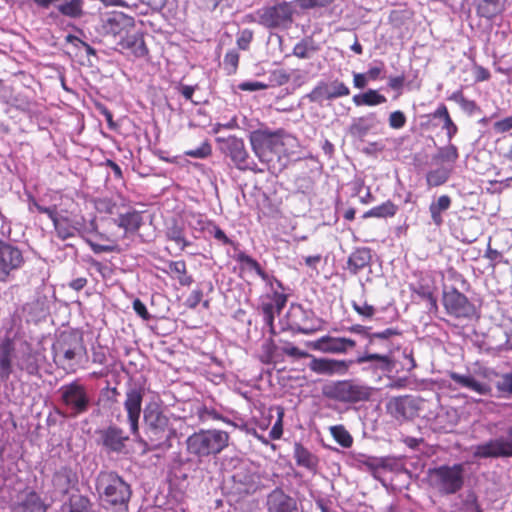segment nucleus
Listing matches in <instances>:
<instances>
[{"mask_svg": "<svg viewBox=\"0 0 512 512\" xmlns=\"http://www.w3.org/2000/svg\"><path fill=\"white\" fill-rule=\"evenodd\" d=\"M143 418L148 449L169 450L172 447V439L176 437V430L161 406L157 402L146 404Z\"/></svg>", "mask_w": 512, "mask_h": 512, "instance_id": "1", "label": "nucleus"}, {"mask_svg": "<svg viewBox=\"0 0 512 512\" xmlns=\"http://www.w3.org/2000/svg\"><path fill=\"white\" fill-rule=\"evenodd\" d=\"M375 389L358 380H336L322 387L325 398L343 404H357L370 401Z\"/></svg>", "mask_w": 512, "mask_h": 512, "instance_id": "2", "label": "nucleus"}, {"mask_svg": "<svg viewBox=\"0 0 512 512\" xmlns=\"http://www.w3.org/2000/svg\"><path fill=\"white\" fill-rule=\"evenodd\" d=\"M289 137L284 129L271 130L268 127H260L249 134L252 150L259 161L268 165L273 160V155L280 152Z\"/></svg>", "mask_w": 512, "mask_h": 512, "instance_id": "3", "label": "nucleus"}, {"mask_svg": "<svg viewBox=\"0 0 512 512\" xmlns=\"http://www.w3.org/2000/svg\"><path fill=\"white\" fill-rule=\"evenodd\" d=\"M229 435L222 430H200L190 435L187 440L189 454L201 459L219 454L227 447Z\"/></svg>", "mask_w": 512, "mask_h": 512, "instance_id": "4", "label": "nucleus"}, {"mask_svg": "<svg viewBox=\"0 0 512 512\" xmlns=\"http://www.w3.org/2000/svg\"><path fill=\"white\" fill-rule=\"evenodd\" d=\"M463 464L441 465L428 471L430 486L442 496L459 492L464 485Z\"/></svg>", "mask_w": 512, "mask_h": 512, "instance_id": "5", "label": "nucleus"}, {"mask_svg": "<svg viewBox=\"0 0 512 512\" xmlns=\"http://www.w3.org/2000/svg\"><path fill=\"white\" fill-rule=\"evenodd\" d=\"M50 220L53 223L56 236L63 241L76 236L85 238L87 233L95 230L93 222L90 223V228L87 227L83 216L67 210H58V208Z\"/></svg>", "mask_w": 512, "mask_h": 512, "instance_id": "6", "label": "nucleus"}, {"mask_svg": "<svg viewBox=\"0 0 512 512\" xmlns=\"http://www.w3.org/2000/svg\"><path fill=\"white\" fill-rule=\"evenodd\" d=\"M98 489L101 490V497L104 502L111 506L127 508L132 491L130 485L114 472L103 475L98 482Z\"/></svg>", "mask_w": 512, "mask_h": 512, "instance_id": "7", "label": "nucleus"}, {"mask_svg": "<svg viewBox=\"0 0 512 512\" xmlns=\"http://www.w3.org/2000/svg\"><path fill=\"white\" fill-rule=\"evenodd\" d=\"M442 304L446 313L456 319L470 320L477 313L474 303L456 286L443 285Z\"/></svg>", "mask_w": 512, "mask_h": 512, "instance_id": "8", "label": "nucleus"}, {"mask_svg": "<svg viewBox=\"0 0 512 512\" xmlns=\"http://www.w3.org/2000/svg\"><path fill=\"white\" fill-rule=\"evenodd\" d=\"M25 264L23 250L16 244L0 240V282L8 283Z\"/></svg>", "mask_w": 512, "mask_h": 512, "instance_id": "9", "label": "nucleus"}, {"mask_svg": "<svg viewBox=\"0 0 512 512\" xmlns=\"http://www.w3.org/2000/svg\"><path fill=\"white\" fill-rule=\"evenodd\" d=\"M295 14L294 2H278L275 5L265 7L258 11L259 23L269 29H286L292 21Z\"/></svg>", "mask_w": 512, "mask_h": 512, "instance_id": "10", "label": "nucleus"}, {"mask_svg": "<svg viewBox=\"0 0 512 512\" xmlns=\"http://www.w3.org/2000/svg\"><path fill=\"white\" fill-rule=\"evenodd\" d=\"M58 392L63 405L72 416H78L88 411L91 399L83 384L73 381L62 385Z\"/></svg>", "mask_w": 512, "mask_h": 512, "instance_id": "11", "label": "nucleus"}, {"mask_svg": "<svg viewBox=\"0 0 512 512\" xmlns=\"http://www.w3.org/2000/svg\"><path fill=\"white\" fill-rule=\"evenodd\" d=\"M471 451L475 459L512 457V425L506 429L505 435L475 445Z\"/></svg>", "mask_w": 512, "mask_h": 512, "instance_id": "12", "label": "nucleus"}, {"mask_svg": "<svg viewBox=\"0 0 512 512\" xmlns=\"http://www.w3.org/2000/svg\"><path fill=\"white\" fill-rule=\"evenodd\" d=\"M15 358V370L24 372L30 376L39 374L40 368L45 361V355L40 349H36L25 340L17 337V348Z\"/></svg>", "mask_w": 512, "mask_h": 512, "instance_id": "13", "label": "nucleus"}, {"mask_svg": "<svg viewBox=\"0 0 512 512\" xmlns=\"http://www.w3.org/2000/svg\"><path fill=\"white\" fill-rule=\"evenodd\" d=\"M96 444L107 454H122L125 452L129 435L116 424L97 429Z\"/></svg>", "mask_w": 512, "mask_h": 512, "instance_id": "14", "label": "nucleus"}, {"mask_svg": "<svg viewBox=\"0 0 512 512\" xmlns=\"http://www.w3.org/2000/svg\"><path fill=\"white\" fill-rule=\"evenodd\" d=\"M54 362L66 370H74L78 364L77 357L84 351L81 339L76 337L62 338L52 347Z\"/></svg>", "mask_w": 512, "mask_h": 512, "instance_id": "15", "label": "nucleus"}, {"mask_svg": "<svg viewBox=\"0 0 512 512\" xmlns=\"http://www.w3.org/2000/svg\"><path fill=\"white\" fill-rule=\"evenodd\" d=\"M134 28V18L120 11H112L100 16L96 30L103 36L126 35Z\"/></svg>", "mask_w": 512, "mask_h": 512, "instance_id": "16", "label": "nucleus"}, {"mask_svg": "<svg viewBox=\"0 0 512 512\" xmlns=\"http://www.w3.org/2000/svg\"><path fill=\"white\" fill-rule=\"evenodd\" d=\"M221 149L228 156L239 170H250L253 172H263L264 169L258 168L257 164L249 156L243 139L235 136H229L222 141Z\"/></svg>", "mask_w": 512, "mask_h": 512, "instance_id": "17", "label": "nucleus"}, {"mask_svg": "<svg viewBox=\"0 0 512 512\" xmlns=\"http://www.w3.org/2000/svg\"><path fill=\"white\" fill-rule=\"evenodd\" d=\"M145 389L141 384H131L126 391L124 409L127 413V422L130 426V432L135 439L140 437L139 419L142 411V401Z\"/></svg>", "mask_w": 512, "mask_h": 512, "instance_id": "18", "label": "nucleus"}, {"mask_svg": "<svg viewBox=\"0 0 512 512\" xmlns=\"http://www.w3.org/2000/svg\"><path fill=\"white\" fill-rule=\"evenodd\" d=\"M291 328L301 334L310 335L322 327V321L310 309L300 304H292L288 312Z\"/></svg>", "mask_w": 512, "mask_h": 512, "instance_id": "19", "label": "nucleus"}, {"mask_svg": "<svg viewBox=\"0 0 512 512\" xmlns=\"http://www.w3.org/2000/svg\"><path fill=\"white\" fill-rule=\"evenodd\" d=\"M17 333L7 331L0 338V381L6 382L15 371Z\"/></svg>", "mask_w": 512, "mask_h": 512, "instance_id": "20", "label": "nucleus"}, {"mask_svg": "<svg viewBox=\"0 0 512 512\" xmlns=\"http://www.w3.org/2000/svg\"><path fill=\"white\" fill-rule=\"evenodd\" d=\"M350 94L349 87L339 79L332 81L321 80L307 95V98L314 103L323 104L325 101H332Z\"/></svg>", "mask_w": 512, "mask_h": 512, "instance_id": "21", "label": "nucleus"}, {"mask_svg": "<svg viewBox=\"0 0 512 512\" xmlns=\"http://www.w3.org/2000/svg\"><path fill=\"white\" fill-rule=\"evenodd\" d=\"M106 212L111 215H117V217L113 218L112 221L119 228L123 229L126 234H133L137 232L143 223L141 212L132 208L120 211L116 204L108 202L106 205Z\"/></svg>", "mask_w": 512, "mask_h": 512, "instance_id": "22", "label": "nucleus"}, {"mask_svg": "<svg viewBox=\"0 0 512 512\" xmlns=\"http://www.w3.org/2000/svg\"><path fill=\"white\" fill-rule=\"evenodd\" d=\"M356 346L355 340L346 337L322 336L313 343V348L323 353L345 354Z\"/></svg>", "mask_w": 512, "mask_h": 512, "instance_id": "23", "label": "nucleus"}, {"mask_svg": "<svg viewBox=\"0 0 512 512\" xmlns=\"http://www.w3.org/2000/svg\"><path fill=\"white\" fill-rule=\"evenodd\" d=\"M268 512H298L297 501L281 488L272 490L266 500Z\"/></svg>", "mask_w": 512, "mask_h": 512, "instance_id": "24", "label": "nucleus"}, {"mask_svg": "<svg viewBox=\"0 0 512 512\" xmlns=\"http://www.w3.org/2000/svg\"><path fill=\"white\" fill-rule=\"evenodd\" d=\"M40 8L48 9L54 5L63 16L78 18L83 14V0H33Z\"/></svg>", "mask_w": 512, "mask_h": 512, "instance_id": "25", "label": "nucleus"}, {"mask_svg": "<svg viewBox=\"0 0 512 512\" xmlns=\"http://www.w3.org/2000/svg\"><path fill=\"white\" fill-rule=\"evenodd\" d=\"M234 488L239 494H251L256 492L261 484L256 472L246 468H239L233 475Z\"/></svg>", "mask_w": 512, "mask_h": 512, "instance_id": "26", "label": "nucleus"}, {"mask_svg": "<svg viewBox=\"0 0 512 512\" xmlns=\"http://www.w3.org/2000/svg\"><path fill=\"white\" fill-rule=\"evenodd\" d=\"M351 361L346 360H336V359H327V358H313L309 364V368L318 374H345L349 367Z\"/></svg>", "mask_w": 512, "mask_h": 512, "instance_id": "27", "label": "nucleus"}, {"mask_svg": "<svg viewBox=\"0 0 512 512\" xmlns=\"http://www.w3.org/2000/svg\"><path fill=\"white\" fill-rule=\"evenodd\" d=\"M355 362L359 365L369 363V368L383 373L392 372L394 369V362L389 354L370 353L367 350Z\"/></svg>", "mask_w": 512, "mask_h": 512, "instance_id": "28", "label": "nucleus"}, {"mask_svg": "<svg viewBox=\"0 0 512 512\" xmlns=\"http://www.w3.org/2000/svg\"><path fill=\"white\" fill-rule=\"evenodd\" d=\"M235 260L241 265V269L254 271L265 282H271L273 280L279 288L283 289V284L281 281L267 274L262 269L261 265L245 252L241 251L237 253L235 255Z\"/></svg>", "mask_w": 512, "mask_h": 512, "instance_id": "29", "label": "nucleus"}, {"mask_svg": "<svg viewBox=\"0 0 512 512\" xmlns=\"http://www.w3.org/2000/svg\"><path fill=\"white\" fill-rule=\"evenodd\" d=\"M450 378L460 387L469 389L470 391H473L481 396L488 395L491 392V387L489 384L477 381L470 374L452 372L450 373Z\"/></svg>", "mask_w": 512, "mask_h": 512, "instance_id": "30", "label": "nucleus"}, {"mask_svg": "<svg viewBox=\"0 0 512 512\" xmlns=\"http://www.w3.org/2000/svg\"><path fill=\"white\" fill-rule=\"evenodd\" d=\"M378 124L375 113H369L365 116L354 118L349 126V134L358 139L364 138Z\"/></svg>", "mask_w": 512, "mask_h": 512, "instance_id": "31", "label": "nucleus"}, {"mask_svg": "<svg viewBox=\"0 0 512 512\" xmlns=\"http://www.w3.org/2000/svg\"><path fill=\"white\" fill-rule=\"evenodd\" d=\"M293 456L298 466L303 467L312 473H316L319 466V458L316 454L300 443H295Z\"/></svg>", "mask_w": 512, "mask_h": 512, "instance_id": "32", "label": "nucleus"}, {"mask_svg": "<svg viewBox=\"0 0 512 512\" xmlns=\"http://www.w3.org/2000/svg\"><path fill=\"white\" fill-rule=\"evenodd\" d=\"M506 0H475L479 17L491 20L505 10Z\"/></svg>", "mask_w": 512, "mask_h": 512, "instance_id": "33", "label": "nucleus"}, {"mask_svg": "<svg viewBox=\"0 0 512 512\" xmlns=\"http://www.w3.org/2000/svg\"><path fill=\"white\" fill-rule=\"evenodd\" d=\"M119 46L124 50H129L135 57L142 58L148 54L144 38L140 34H126L119 41Z\"/></svg>", "mask_w": 512, "mask_h": 512, "instance_id": "34", "label": "nucleus"}, {"mask_svg": "<svg viewBox=\"0 0 512 512\" xmlns=\"http://www.w3.org/2000/svg\"><path fill=\"white\" fill-rule=\"evenodd\" d=\"M76 481V474L69 466L60 467L52 478L53 486L61 493H67Z\"/></svg>", "mask_w": 512, "mask_h": 512, "instance_id": "35", "label": "nucleus"}, {"mask_svg": "<svg viewBox=\"0 0 512 512\" xmlns=\"http://www.w3.org/2000/svg\"><path fill=\"white\" fill-rule=\"evenodd\" d=\"M399 335L400 331L396 328H386L383 331L374 333L370 331L369 341L365 345V350H371L378 343V341H382L383 350L389 352L392 348L391 339Z\"/></svg>", "mask_w": 512, "mask_h": 512, "instance_id": "36", "label": "nucleus"}, {"mask_svg": "<svg viewBox=\"0 0 512 512\" xmlns=\"http://www.w3.org/2000/svg\"><path fill=\"white\" fill-rule=\"evenodd\" d=\"M371 258V250L369 248L364 247L355 250L348 258L347 264L349 271L353 274H357L370 264Z\"/></svg>", "mask_w": 512, "mask_h": 512, "instance_id": "37", "label": "nucleus"}, {"mask_svg": "<svg viewBox=\"0 0 512 512\" xmlns=\"http://www.w3.org/2000/svg\"><path fill=\"white\" fill-rule=\"evenodd\" d=\"M166 237L175 242V244L181 249L185 250L191 245V242L185 237L184 225L178 220L173 219L167 226Z\"/></svg>", "mask_w": 512, "mask_h": 512, "instance_id": "38", "label": "nucleus"}, {"mask_svg": "<svg viewBox=\"0 0 512 512\" xmlns=\"http://www.w3.org/2000/svg\"><path fill=\"white\" fill-rule=\"evenodd\" d=\"M451 198L448 195H441L437 200L431 202L429 212L432 223L439 227L443 224L442 213L447 211L451 206Z\"/></svg>", "mask_w": 512, "mask_h": 512, "instance_id": "39", "label": "nucleus"}, {"mask_svg": "<svg viewBox=\"0 0 512 512\" xmlns=\"http://www.w3.org/2000/svg\"><path fill=\"white\" fill-rule=\"evenodd\" d=\"M60 512H91L90 500L85 496L73 494L62 504Z\"/></svg>", "mask_w": 512, "mask_h": 512, "instance_id": "40", "label": "nucleus"}, {"mask_svg": "<svg viewBox=\"0 0 512 512\" xmlns=\"http://www.w3.org/2000/svg\"><path fill=\"white\" fill-rule=\"evenodd\" d=\"M167 273L177 279L181 286H190L193 283L192 276L187 274V266L184 260L169 262Z\"/></svg>", "mask_w": 512, "mask_h": 512, "instance_id": "41", "label": "nucleus"}, {"mask_svg": "<svg viewBox=\"0 0 512 512\" xmlns=\"http://www.w3.org/2000/svg\"><path fill=\"white\" fill-rule=\"evenodd\" d=\"M352 101L356 106H377L385 103L387 99L377 90L368 89L366 92L354 95Z\"/></svg>", "mask_w": 512, "mask_h": 512, "instance_id": "42", "label": "nucleus"}, {"mask_svg": "<svg viewBox=\"0 0 512 512\" xmlns=\"http://www.w3.org/2000/svg\"><path fill=\"white\" fill-rule=\"evenodd\" d=\"M452 167L440 166L432 169L426 174L427 185L430 187H438L445 184L450 178Z\"/></svg>", "mask_w": 512, "mask_h": 512, "instance_id": "43", "label": "nucleus"}, {"mask_svg": "<svg viewBox=\"0 0 512 512\" xmlns=\"http://www.w3.org/2000/svg\"><path fill=\"white\" fill-rule=\"evenodd\" d=\"M398 211V207L390 200L371 208L363 214V218H388L393 217Z\"/></svg>", "mask_w": 512, "mask_h": 512, "instance_id": "44", "label": "nucleus"}, {"mask_svg": "<svg viewBox=\"0 0 512 512\" xmlns=\"http://www.w3.org/2000/svg\"><path fill=\"white\" fill-rule=\"evenodd\" d=\"M459 509L461 512H482L478 498L473 491H466L459 496Z\"/></svg>", "mask_w": 512, "mask_h": 512, "instance_id": "45", "label": "nucleus"}, {"mask_svg": "<svg viewBox=\"0 0 512 512\" xmlns=\"http://www.w3.org/2000/svg\"><path fill=\"white\" fill-rule=\"evenodd\" d=\"M316 51L312 40L303 39L294 46L292 54L300 59H311Z\"/></svg>", "mask_w": 512, "mask_h": 512, "instance_id": "46", "label": "nucleus"}, {"mask_svg": "<svg viewBox=\"0 0 512 512\" xmlns=\"http://www.w3.org/2000/svg\"><path fill=\"white\" fill-rule=\"evenodd\" d=\"M185 221L187 226L193 231L208 230V224L212 222L207 221L205 216L196 212H188L185 214Z\"/></svg>", "mask_w": 512, "mask_h": 512, "instance_id": "47", "label": "nucleus"}, {"mask_svg": "<svg viewBox=\"0 0 512 512\" xmlns=\"http://www.w3.org/2000/svg\"><path fill=\"white\" fill-rule=\"evenodd\" d=\"M266 283L271 286V290L273 292L272 302L270 304L273 305V308L276 310V312L278 314H280V312L285 307L286 302H287V296L283 293L284 288L283 289L279 288L276 285L275 281H273V280L271 282H266Z\"/></svg>", "mask_w": 512, "mask_h": 512, "instance_id": "48", "label": "nucleus"}, {"mask_svg": "<svg viewBox=\"0 0 512 512\" xmlns=\"http://www.w3.org/2000/svg\"><path fill=\"white\" fill-rule=\"evenodd\" d=\"M330 431L333 438L339 445L344 448H350L352 446L353 438L342 425L332 426Z\"/></svg>", "mask_w": 512, "mask_h": 512, "instance_id": "49", "label": "nucleus"}, {"mask_svg": "<svg viewBox=\"0 0 512 512\" xmlns=\"http://www.w3.org/2000/svg\"><path fill=\"white\" fill-rule=\"evenodd\" d=\"M458 157L459 154L457 147L453 144H449L445 147L440 148L435 158L441 160L442 162L450 164L449 167L453 168V164L457 161Z\"/></svg>", "mask_w": 512, "mask_h": 512, "instance_id": "50", "label": "nucleus"}, {"mask_svg": "<svg viewBox=\"0 0 512 512\" xmlns=\"http://www.w3.org/2000/svg\"><path fill=\"white\" fill-rule=\"evenodd\" d=\"M239 64V53L237 50H229L223 59V67L228 75H232L236 72Z\"/></svg>", "mask_w": 512, "mask_h": 512, "instance_id": "51", "label": "nucleus"}, {"mask_svg": "<svg viewBox=\"0 0 512 512\" xmlns=\"http://www.w3.org/2000/svg\"><path fill=\"white\" fill-rule=\"evenodd\" d=\"M23 512H46V507L36 494H30L23 506Z\"/></svg>", "mask_w": 512, "mask_h": 512, "instance_id": "52", "label": "nucleus"}, {"mask_svg": "<svg viewBox=\"0 0 512 512\" xmlns=\"http://www.w3.org/2000/svg\"><path fill=\"white\" fill-rule=\"evenodd\" d=\"M447 278L454 283L452 286L458 287V290L460 291H468L470 289L469 282L461 273L454 269H449L447 271Z\"/></svg>", "mask_w": 512, "mask_h": 512, "instance_id": "53", "label": "nucleus"}, {"mask_svg": "<svg viewBox=\"0 0 512 512\" xmlns=\"http://www.w3.org/2000/svg\"><path fill=\"white\" fill-rule=\"evenodd\" d=\"M449 99L459 104L464 111L469 113H472L477 107L476 103L473 100L465 98L461 91L454 92Z\"/></svg>", "mask_w": 512, "mask_h": 512, "instance_id": "54", "label": "nucleus"}, {"mask_svg": "<svg viewBox=\"0 0 512 512\" xmlns=\"http://www.w3.org/2000/svg\"><path fill=\"white\" fill-rule=\"evenodd\" d=\"M208 233L223 245H232L233 241L225 234V232L215 223L208 224Z\"/></svg>", "mask_w": 512, "mask_h": 512, "instance_id": "55", "label": "nucleus"}, {"mask_svg": "<svg viewBox=\"0 0 512 512\" xmlns=\"http://www.w3.org/2000/svg\"><path fill=\"white\" fill-rule=\"evenodd\" d=\"M211 153L212 147L207 141H205L198 148L187 150L185 155L192 158L205 159L210 156Z\"/></svg>", "mask_w": 512, "mask_h": 512, "instance_id": "56", "label": "nucleus"}, {"mask_svg": "<svg viewBox=\"0 0 512 512\" xmlns=\"http://www.w3.org/2000/svg\"><path fill=\"white\" fill-rule=\"evenodd\" d=\"M333 1L334 0H295L296 4L303 10L322 8Z\"/></svg>", "mask_w": 512, "mask_h": 512, "instance_id": "57", "label": "nucleus"}, {"mask_svg": "<svg viewBox=\"0 0 512 512\" xmlns=\"http://www.w3.org/2000/svg\"><path fill=\"white\" fill-rule=\"evenodd\" d=\"M28 207H29V210L32 211L33 209L37 210L39 213H42V214H46L49 218L52 216V214L55 212V210L57 209V207L55 205L53 206H49V207H45V206H42L38 203V201L32 197V196H29V199H28Z\"/></svg>", "mask_w": 512, "mask_h": 512, "instance_id": "58", "label": "nucleus"}, {"mask_svg": "<svg viewBox=\"0 0 512 512\" xmlns=\"http://www.w3.org/2000/svg\"><path fill=\"white\" fill-rule=\"evenodd\" d=\"M389 126L393 129H401L406 124V116L402 111H394L389 115Z\"/></svg>", "mask_w": 512, "mask_h": 512, "instance_id": "59", "label": "nucleus"}, {"mask_svg": "<svg viewBox=\"0 0 512 512\" xmlns=\"http://www.w3.org/2000/svg\"><path fill=\"white\" fill-rule=\"evenodd\" d=\"M497 389L501 393L512 395V373H506L496 383Z\"/></svg>", "mask_w": 512, "mask_h": 512, "instance_id": "60", "label": "nucleus"}, {"mask_svg": "<svg viewBox=\"0 0 512 512\" xmlns=\"http://www.w3.org/2000/svg\"><path fill=\"white\" fill-rule=\"evenodd\" d=\"M253 39V32L249 29H243L237 36V45L241 50H247Z\"/></svg>", "mask_w": 512, "mask_h": 512, "instance_id": "61", "label": "nucleus"}, {"mask_svg": "<svg viewBox=\"0 0 512 512\" xmlns=\"http://www.w3.org/2000/svg\"><path fill=\"white\" fill-rule=\"evenodd\" d=\"M353 309L364 318H372L375 314V308L368 303L359 304L355 301L352 302Z\"/></svg>", "mask_w": 512, "mask_h": 512, "instance_id": "62", "label": "nucleus"}, {"mask_svg": "<svg viewBox=\"0 0 512 512\" xmlns=\"http://www.w3.org/2000/svg\"><path fill=\"white\" fill-rule=\"evenodd\" d=\"M414 292L422 299L426 300L431 298V296L434 294V287L428 283H425L424 281H421L414 289Z\"/></svg>", "mask_w": 512, "mask_h": 512, "instance_id": "63", "label": "nucleus"}, {"mask_svg": "<svg viewBox=\"0 0 512 512\" xmlns=\"http://www.w3.org/2000/svg\"><path fill=\"white\" fill-rule=\"evenodd\" d=\"M91 359L93 363L103 365L106 363V349L100 345L92 347Z\"/></svg>", "mask_w": 512, "mask_h": 512, "instance_id": "64", "label": "nucleus"}]
</instances>
